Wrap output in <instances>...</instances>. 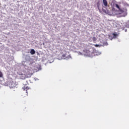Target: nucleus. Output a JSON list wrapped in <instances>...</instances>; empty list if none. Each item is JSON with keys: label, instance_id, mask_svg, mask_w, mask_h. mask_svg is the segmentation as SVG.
<instances>
[{"label": "nucleus", "instance_id": "nucleus-1", "mask_svg": "<svg viewBox=\"0 0 129 129\" xmlns=\"http://www.w3.org/2000/svg\"><path fill=\"white\" fill-rule=\"evenodd\" d=\"M67 53L68 52L65 51V53L61 55L62 59L68 60V59H70V58H71V55L69 54L67 55ZM68 54H69V52H68Z\"/></svg>", "mask_w": 129, "mask_h": 129}, {"label": "nucleus", "instance_id": "nucleus-2", "mask_svg": "<svg viewBox=\"0 0 129 129\" xmlns=\"http://www.w3.org/2000/svg\"><path fill=\"white\" fill-rule=\"evenodd\" d=\"M26 78H27V76H26V75L25 74H21L20 75V78L22 80L26 79Z\"/></svg>", "mask_w": 129, "mask_h": 129}, {"label": "nucleus", "instance_id": "nucleus-3", "mask_svg": "<svg viewBox=\"0 0 129 129\" xmlns=\"http://www.w3.org/2000/svg\"><path fill=\"white\" fill-rule=\"evenodd\" d=\"M103 3L104 7H106L107 6L109 7L108 5H107V1L106 0H103Z\"/></svg>", "mask_w": 129, "mask_h": 129}, {"label": "nucleus", "instance_id": "nucleus-4", "mask_svg": "<svg viewBox=\"0 0 129 129\" xmlns=\"http://www.w3.org/2000/svg\"><path fill=\"white\" fill-rule=\"evenodd\" d=\"M35 53H36V51H35V50L34 49H32L31 50L30 54H31V55H34V54H35Z\"/></svg>", "mask_w": 129, "mask_h": 129}, {"label": "nucleus", "instance_id": "nucleus-5", "mask_svg": "<svg viewBox=\"0 0 129 129\" xmlns=\"http://www.w3.org/2000/svg\"><path fill=\"white\" fill-rule=\"evenodd\" d=\"M119 12H120V14H123V13H124V14H125V12H124V11L122 10V9H119Z\"/></svg>", "mask_w": 129, "mask_h": 129}, {"label": "nucleus", "instance_id": "nucleus-6", "mask_svg": "<svg viewBox=\"0 0 129 129\" xmlns=\"http://www.w3.org/2000/svg\"><path fill=\"white\" fill-rule=\"evenodd\" d=\"M100 2H99H99H97V7L98 10H99V7H100Z\"/></svg>", "mask_w": 129, "mask_h": 129}, {"label": "nucleus", "instance_id": "nucleus-7", "mask_svg": "<svg viewBox=\"0 0 129 129\" xmlns=\"http://www.w3.org/2000/svg\"><path fill=\"white\" fill-rule=\"evenodd\" d=\"M103 12H104V13H106V14H108V15H110V12H109V11H107L106 12V11L103 9Z\"/></svg>", "mask_w": 129, "mask_h": 129}, {"label": "nucleus", "instance_id": "nucleus-8", "mask_svg": "<svg viewBox=\"0 0 129 129\" xmlns=\"http://www.w3.org/2000/svg\"><path fill=\"white\" fill-rule=\"evenodd\" d=\"M92 40H93V42H96V40H97L96 37H93L92 38Z\"/></svg>", "mask_w": 129, "mask_h": 129}, {"label": "nucleus", "instance_id": "nucleus-9", "mask_svg": "<svg viewBox=\"0 0 129 129\" xmlns=\"http://www.w3.org/2000/svg\"><path fill=\"white\" fill-rule=\"evenodd\" d=\"M115 7L117 8V9H118V10L120 9V8H119V6H118V4H115Z\"/></svg>", "mask_w": 129, "mask_h": 129}, {"label": "nucleus", "instance_id": "nucleus-10", "mask_svg": "<svg viewBox=\"0 0 129 129\" xmlns=\"http://www.w3.org/2000/svg\"><path fill=\"white\" fill-rule=\"evenodd\" d=\"M113 36L114 38H116V36H117V34L113 33Z\"/></svg>", "mask_w": 129, "mask_h": 129}, {"label": "nucleus", "instance_id": "nucleus-11", "mask_svg": "<svg viewBox=\"0 0 129 129\" xmlns=\"http://www.w3.org/2000/svg\"><path fill=\"white\" fill-rule=\"evenodd\" d=\"M0 77H3V73L0 71Z\"/></svg>", "mask_w": 129, "mask_h": 129}, {"label": "nucleus", "instance_id": "nucleus-12", "mask_svg": "<svg viewBox=\"0 0 129 129\" xmlns=\"http://www.w3.org/2000/svg\"><path fill=\"white\" fill-rule=\"evenodd\" d=\"M95 47H100V46L98 44H95L94 45Z\"/></svg>", "mask_w": 129, "mask_h": 129}, {"label": "nucleus", "instance_id": "nucleus-13", "mask_svg": "<svg viewBox=\"0 0 129 129\" xmlns=\"http://www.w3.org/2000/svg\"><path fill=\"white\" fill-rule=\"evenodd\" d=\"M112 11H115V9H114V8H113L112 9Z\"/></svg>", "mask_w": 129, "mask_h": 129}, {"label": "nucleus", "instance_id": "nucleus-14", "mask_svg": "<svg viewBox=\"0 0 129 129\" xmlns=\"http://www.w3.org/2000/svg\"><path fill=\"white\" fill-rule=\"evenodd\" d=\"M23 90H25V88H23Z\"/></svg>", "mask_w": 129, "mask_h": 129}]
</instances>
